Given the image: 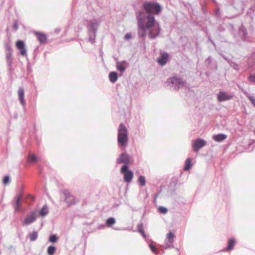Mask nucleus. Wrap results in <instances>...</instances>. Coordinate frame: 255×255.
I'll use <instances>...</instances> for the list:
<instances>
[{"label": "nucleus", "instance_id": "11", "mask_svg": "<svg viewBox=\"0 0 255 255\" xmlns=\"http://www.w3.org/2000/svg\"><path fill=\"white\" fill-rule=\"evenodd\" d=\"M36 219L35 213H33L30 215L27 216L23 221V224L28 225L33 222Z\"/></svg>", "mask_w": 255, "mask_h": 255}, {"label": "nucleus", "instance_id": "31", "mask_svg": "<svg viewBox=\"0 0 255 255\" xmlns=\"http://www.w3.org/2000/svg\"><path fill=\"white\" fill-rule=\"evenodd\" d=\"M9 182V177L8 176H5L3 177V183L4 185L8 184Z\"/></svg>", "mask_w": 255, "mask_h": 255}, {"label": "nucleus", "instance_id": "25", "mask_svg": "<svg viewBox=\"0 0 255 255\" xmlns=\"http://www.w3.org/2000/svg\"><path fill=\"white\" fill-rule=\"evenodd\" d=\"M30 240L31 241H35L37 238V233L36 232H32L29 236Z\"/></svg>", "mask_w": 255, "mask_h": 255}, {"label": "nucleus", "instance_id": "19", "mask_svg": "<svg viewBox=\"0 0 255 255\" xmlns=\"http://www.w3.org/2000/svg\"><path fill=\"white\" fill-rule=\"evenodd\" d=\"M175 236L174 234L172 232H169L166 235V238L168 241V243L170 244H172L173 242V240Z\"/></svg>", "mask_w": 255, "mask_h": 255}, {"label": "nucleus", "instance_id": "28", "mask_svg": "<svg viewBox=\"0 0 255 255\" xmlns=\"http://www.w3.org/2000/svg\"><path fill=\"white\" fill-rule=\"evenodd\" d=\"M57 241V237L54 235L51 236L49 238V241L52 243H55Z\"/></svg>", "mask_w": 255, "mask_h": 255}, {"label": "nucleus", "instance_id": "34", "mask_svg": "<svg viewBox=\"0 0 255 255\" xmlns=\"http://www.w3.org/2000/svg\"><path fill=\"white\" fill-rule=\"evenodd\" d=\"M250 100L252 102L253 104L255 106V97L253 96L249 97Z\"/></svg>", "mask_w": 255, "mask_h": 255}, {"label": "nucleus", "instance_id": "37", "mask_svg": "<svg viewBox=\"0 0 255 255\" xmlns=\"http://www.w3.org/2000/svg\"><path fill=\"white\" fill-rule=\"evenodd\" d=\"M139 232L142 234V235L145 237V234L144 233V231H143V229H141V230H139Z\"/></svg>", "mask_w": 255, "mask_h": 255}, {"label": "nucleus", "instance_id": "3", "mask_svg": "<svg viewBox=\"0 0 255 255\" xmlns=\"http://www.w3.org/2000/svg\"><path fill=\"white\" fill-rule=\"evenodd\" d=\"M144 8L146 12L155 14H158L161 10L159 4L154 2H145Z\"/></svg>", "mask_w": 255, "mask_h": 255}, {"label": "nucleus", "instance_id": "14", "mask_svg": "<svg viewBox=\"0 0 255 255\" xmlns=\"http://www.w3.org/2000/svg\"><path fill=\"white\" fill-rule=\"evenodd\" d=\"M213 138L216 141L220 142L227 138V135L224 134H218L213 136Z\"/></svg>", "mask_w": 255, "mask_h": 255}, {"label": "nucleus", "instance_id": "12", "mask_svg": "<svg viewBox=\"0 0 255 255\" xmlns=\"http://www.w3.org/2000/svg\"><path fill=\"white\" fill-rule=\"evenodd\" d=\"M232 98V96H229L224 92H220L218 96V100L220 101L228 100L231 99Z\"/></svg>", "mask_w": 255, "mask_h": 255}, {"label": "nucleus", "instance_id": "27", "mask_svg": "<svg viewBox=\"0 0 255 255\" xmlns=\"http://www.w3.org/2000/svg\"><path fill=\"white\" fill-rule=\"evenodd\" d=\"M115 223V220L114 218H109L107 221V225L108 226H112Z\"/></svg>", "mask_w": 255, "mask_h": 255}, {"label": "nucleus", "instance_id": "17", "mask_svg": "<svg viewBox=\"0 0 255 255\" xmlns=\"http://www.w3.org/2000/svg\"><path fill=\"white\" fill-rule=\"evenodd\" d=\"M170 82L173 84H178L179 85H183L184 82L182 81L179 78L176 77H173L170 79Z\"/></svg>", "mask_w": 255, "mask_h": 255}, {"label": "nucleus", "instance_id": "16", "mask_svg": "<svg viewBox=\"0 0 255 255\" xmlns=\"http://www.w3.org/2000/svg\"><path fill=\"white\" fill-rule=\"evenodd\" d=\"M236 244V240L234 239H230L228 242V248L226 249V251H230L234 248Z\"/></svg>", "mask_w": 255, "mask_h": 255}, {"label": "nucleus", "instance_id": "18", "mask_svg": "<svg viewBox=\"0 0 255 255\" xmlns=\"http://www.w3.org/2000/svg\"><path fill=\"white\" fill-rule=\"evenodd\" d=\"M191 159L190 158H188L185 161L184 169L185 171H187L191 167Z\"/></svg>", "mask_w": 255, "mask_h": 255}, {"label": "nucleus", "instance_id": "24", "mask_svg": "<svg viewBox=\"0 0 255 255\" xmlns=\"http://www.w3.org/2000/svg\"><path fill=\"white\" fill-rule=\"evenodd\" d=\"M56 249L54 246H49L47 249V252L49 255H53Z\"/></svg>", "mask_w": 255, "mask_h": 255}, {"label": "nucleus", "instance_id": "35", "mask_svg": "<svg viewBox=\"0 0 255 255\" xmlns=\"http://www.w3.org/2000/svg\"><path fill=\"white\" fill-rule=\"evenodd\" d=\"M131 37V35L129 33L126 34L125 36V38L127 39H130Z\"/></svg>", "mask_w": 255, "mask_h": 255}, {"label": "nucleus", "instance_id": "21", "mask_svg": "<svg viewBox=\"0 0 255 255\" xmlns=\"http://www.w3.org/2000/svg\"><path fill=\"white\" fill-rule=\"evenodd\" d=\"M126 64V62L125 61L122 62L121 64H118L117 65L118 70L122 72H124L126 69V67L125 66Z\"/></svg>", "mask_w": 255, "mask_h": 255}, {"label": "nucleus", "instance_id": "36", "mask_svg": "<svg viewBox=\"0 0 255 255\" xmlns=\"http://www.w3.org/2000/svg\"><path fill=\"white\" fill-rule=\"evenodd\" d=\"M13 28L17 30L18 28V24L16 22H15L14 24H13Z\"/></svg>", "mask_w": 255, "mask_h": 255}, {"label": "nucleus", "instance_id": "5", "mask_svg": "<svg viewBox=\"0 0 255 255\" xmlns=\"http://www.w3.org/2000/svg\"><path fill=\"white\" fill-rule=\"evenodd\" d=\"M128 166L124 165L121 169V172L124 175V180L128 183L130 182L133 177V173L132 171L128 170Z\"/></svg>", "mask_w": 255, "mask_h": 255}, {"label": "nucleus", "instance_id": "10", "mask_svg": "<svg viewBox=\"0 0 255 255\" xmlns=\"http://www.w3.org/2000/svg\"><path fill=\"white\" fill-rule=\"evenodd\" d=\"M35 35L36 36L38 40L40 43H45L47 41L46 35L41 32H35Z\"/></svg>", "mask_w": 255, "mask_h": 255}, {"label": "nucleus", "instance_id": "7", "mask_svg": "<svg viewBox=\"0 0 255 255\" xmlns=\"http://www.w3.org/2000/svg\"><path fill=\"white\" fill-rule=\"evenodd\" d=\"M117 162L118 164L125 163V165H128V164L130 163L129 157L125 153H122L120 155V156L117 159Z\"/></svg>", "mask_w": 255, "mask_h": 255}, {"label": "nucleus", "instance_id": "15", "mask_svg": "<svg viewBox=\"0 0 255 255\" xmlns=\"http://www.w3.org/2000/svg\"><path fill=\"white\" fill-rule=\"evenodd\" d=\"M109 79L111 82L115 83L118 79L117 74L115 72H112L109 74Z\"/></svg>", "mask_w": 255, "mask_h": 255}, {"label": "nucleus", "instance_id": "26", "mask_svg": "<svg viewBox=\"0 0 255 255\" xmlns=\"http://www.w3.org/2000/svg\"><path fill=\"white\" fill-rule=\"evenodd\" d=\"M138 181L141 186H143L145 185L146 181L144 176H140L138 178Z\"/></svg>", "mask_w": 255, "mask_h": 255}, {"label": "nucleus", "instance_id": "9", "mask_svg": "<svg viewBox=\"0 0 255 255\" xmlns=\"http://www.w3.org/2000/svg\"><path fill=\"white\" fill-rule=\"evenodd\" d=\"M168 54L166 52L161 53V56L157 59V61L160 65H164L167 62Z\"/></svg>", "mask_w": 255, "mask_h": 255}, {"label": "nucleus", "instance_id": "2", "mask_svg": "<svg viewBox=\"0 0 255 255\" xmlns=\"http://www.w3.org/2000/svg\"><path fill=\"white\" fill-rule=\"evenodd\" d=\"M128 140V132L126 127L123 125L121 124L118 130V141L121 146H125Z\"/></svg>", "mask_w": 255, "mask_h": 255}, {"label": "nucleus", "instance_id": "29", "mask_svg": "<svg viewBox=\"0 0 255 255\" xmlns=\"http://www.w3.org/2000/svg\"><path fill=\"white\" fill-rule=\"evenodd\" d=\"M37 158L36 156L34 154H32L31 155H29L28 158V161L34 162L36 161Z\"/></svg>", "mask_w": 255, "mask_h": 255}, {"label": "nucleus", "instance_id": "20", "mask_svg": "<svg viewBox=\"0 0 255 255\" xmlns=\"http://www.w3.org/2000/svg\"><path fill=\"white\" fill-rule=\"evenodd\" d=\"M20 199L21 196L17 197L16 200V205L15 207V212L18 211L20 209Z\"/></svg>", "mask_w": 255, "mask_h": 255}, {"label": "nucleus", "instance_id": "32", "mask_svg": "<svg viewBox=\"0 0 255 255\" xmlns=\"http://www.w3.org/2000/svg\"><path fill=\"white\" fill-rule=\"evenodd\" d=\"M150 249L154 253H156L157 252V249L156 248V247L152 245V244H150L149 245Z\"/></svg>", "mask_w": 255, "mask_h": 255}, {"label": "nucleus", "instance_id": "1", "mask_svg": "<svg viewBox=\"0 0 255 255\" xmlns=\"http://www.w3.org/2000/svg\"><path fill=\"white\" fill-rule=\"evenodd\" d=\"M147 21L144 24L142 22L139 21L138 24L139 33L141 36L146 35V29H150L149 37L153 39L156 37L159 34L160 28L159 24L155 20L154 17L152 15H148L147 17Z\"/></svg>", "mask_w": 255, "mask_h": 255}, {"label": "nucleus", "instance_id": "8", "mask_svg": "<svg viewBox=\"0 0 255 255\" xmlns=\"http://www.w3.org/2000/svg\"><path fill=\"white\" fill-rule=\"evenodd\" d=\"M206 141L203 139H198L195 141L193 144V149L195 151H198V150L205 145Z\"/></svg>", "mask_w": 255, "mask_h": 255}, {"label": "nucleus", "instance_id": "4", "mask_svg": "<svg viewBox=\"0 0 255 255\" xmlns=\"http://www.w3.org/2000/svg\"><path fill=\"white\" fill-rule=\"evenodd\" d=\"M62 194L64 198V202L66 204L67 207L75 205L78 201V199L67 190H64Z\"/></svg>", "mask_w": 255, "mask_h": 255}, {"label": "nucleus", "instance_id": "33", "mask_svg": "<svg viewBox=\"0 0 255 255\" xmlns=\"http://www.w3.org/2000/svg\"><path fill=\"white\" fill-rule=\"evenodd\" d=\"M249 80L251 82H255V74L251 75L249 77Z\"/></svg>", "mask_w": 255, "mask_h": 255}, {"label": "nucleus", "instance_id": "6", "mask_svg": "<svg viewBox=\"0 0 255 255\" xmlns=\"http://www.w3.org/2000/svg\"><path fill=\"white\" fill-rule=\"evenodd\" d=\"M16 47L20 51V55L24 56L26 54V50L25 47V44L22 40H17L16 42Z\"/></svg>", "mask_w": 255, "mask_h": 255}, {"label": "nucleus", "instance_id": "13", "mask_svg": "<svg viewBox=\"0 0 255 255\" xmlns=\"http://www.w3.org/2000/svg\"><path fill=\"white\" fill-rule=\"evenodd\" d=\"M18 98L20 103L22 106H24L25 102L24 99V90L22 88H19L18 91Z\"/></svg>", "mask_w": 255, "mask_h": 255}, {"label": "nucleus", "instance_id": "22", "mask_svg": "<svg viewBox=\"0 0 255 255\" xmlns=\"http://www.w3.org/2000/svg\"><path fill=\"white\" fill-rule=\"evenodd\" d=\"M248 63L251 64V66H252L255 64V52L252 54L250 58L248 60Z\"/></svg>", "mask_w": 255, "mask_h": 255}, {"label": "nucleus", "instance_id": "23", "mask_svg": "<svg viewBox=\"0 0 255 255\" xmlns=\"http://www.w3.org/2000/svg\"><path fill=\"white\" fill-rule=\"evenodd\" d=\"M47 213H48V210H47V207L46 206H43L40 211V213H39L40 215L41 216H44L46 215H47Z\"/></svg>", "mask_w": 255, "mask_h": 255}, {"label": "nucleus", "instance_id": "30", "mask_svg": "<svg viewBox=\"0 0 255 255\" xmlns=\"http://www.w3.org/2000/svg\"><path fill=\"white\" fill-rule=\"evenodd\" d=\"M158 210L160 213L162 214H166L167 212V209L163 207H159Z\"/></svg>", "mask_w": 255, "mask_h": 255}]
</instances>
